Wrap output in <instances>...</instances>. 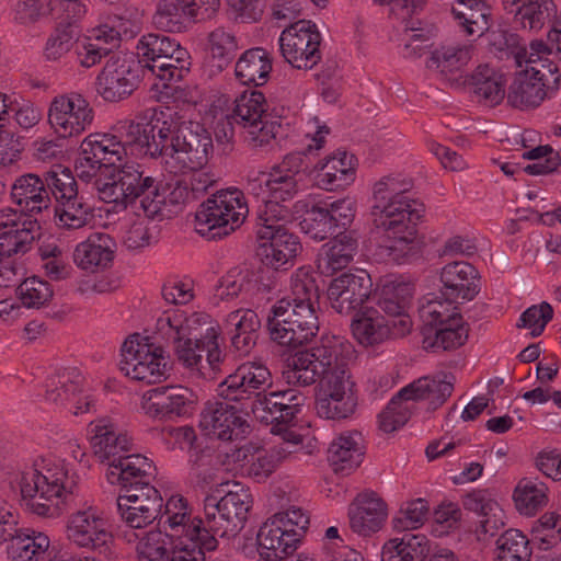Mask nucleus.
Here are the masks:
<instances>
[{
  "label": "nucleus",
  "instance_id": "2",
  "mask_svg": "<svg viewBox=\"0 0 561 561\" xmlns=\"http://www.w3.org/2000/svg\"><path fill=\"white\" fill-rule=\"evenodd\" d=\"M412 187L401 175L382 176L373 185V222L387 238L379 254L398 264L415 253L416 225L424 213L422 203L407 196Z\"/></svg>",
  "mask_w": 561,
  "mask_h": 561
},
{
  "label": "nucleus",
  "instance_id": "10",
  "mask_svg": "<svg viewBox=\"0 0 561 561\" xmlns=\"http://www.w3.org/2000/svg\"><path fill=\"white\" fill-rule=\"evenodd\" d=\"M122 373L133 380L156 383L165 377L167 360L160 346L142 343L139 334L129 336L122 345Z\"/></svg>",
  "mask_w": 561,
  "mask_h": 561
},
{
  "label": "nucleus",
  "instance_id": "42",
  "mask_svg": "<svg viewBox=\"0 0 561 561\" xmlns=\"http://www.w3.org/2000/svg\"><path fill=\"white\" fill-rule=\"evenodd\" d=\"M7 548L11 561H37L49 547V538L31 528H18Z\"/></svg>",
  "mask_w": 561,
  "mask_h": 561
},
{
  "label": "nucleus",
  "instance_id": "45",
  "mask_svg": "<svg viewBox=\"0 0 561 561\" xmlns=\"http://www.w3.org/2000/svg\"><path fill=\"white\" fill-rule=\"evenodd\" d=\"M207 43L209 62L215 73L226 69L240 48L234 33L224 26L213 30L207 36Z\"/></svg>",
  "mask_w": 561,
  "mask_h": 561
},
{
  "label": "nucleus",
  "instance_id": "40",
  "mask_svg": "<svg viewBox=\"0 0 561 561\" xmlns=\"http://www.w3.org/2000/svg\"><path fill=\"white\" fill-rule=\"evenodd\" d=\"M506 79L503 73L490 67L480 65L470 77L472 93L479 102L494 106L505 96Z\"/></svg>",
  "mask_w": 561,
  "mask_h": 561
},
{
  "label": "nucleus",
  "instance_id": "29",
  "mask_svg": "<svg viewBox=\"0 0 561 561\" xmlns=\"http://www.w3.org/2000/svg\"><path fill=\"white\" fill-rule=\"evenodd\" d=\"M478 272L465 261L446 264L440 272L442 295L448 299L472 300L479 294Z\"/></svg>",
  "mask_w": 561,
  "mask_h": 561
},
{
  "label": "nucleus",
  "instance_id": "55",
  "mask_svg": "<svg viewBox=\"0 0 561 561\" xmlns=\"http://www.w3.org/2000/svg\"><path fill=\"white\" fill-rule=\"evenodd\" d=\"M547 486L542 482L522 479L515 488L514 501L517 510L525 515H534L547 504Z\"/></svg>",
  "mask_w": 561,
  "mask_h": 561
},
{
  "label": "nucleus",
  "instance_id": "1",
  "mask_svg": "<svg viewBox=\"0 0 561 561\" xmlns=\"http://www.w3.org/2000/svg\"><path fill=\"white\" fill-rule=\"evenodd\" d=\"M125 140L141 148L144 156L162 157L175 172L199 171L214 152L210 133L178 112H160L149 123L125 125Z\"/></svg>",
  "mask_w": 561,
  "mask_h": 561
},
{
  "label": "nucleus",
  "instance_id": "27",
  "mask_svg": "<svg viewBox=\"0 0 561 561\" xmlns=\"http://www.w3.org/2000/svg\"><path fill=\"white\" fill-rule=\"evenodd\" d=\"M154 476V466L151 460L139 454H124L108 465L106 478L111 484H118L125 491L129 488L150 483Z\"/></svg>",
  "mask_w": 561,
  "mask_h": 561
},
{
  "label": "nucleus",
  "instance_id": "8",
  "mask_svg": "<svg viewBox=\"0 0 561 561\" xmlns=\"http://www.w3.org/2000/svg\"><path fill=\"white\" fill-rule=\"evenodd\" d=\"M248 214L249 207L241 191H217L198 207L195 230L208 240L221 239L238 229Z\"/></svg>",
  "mask_w": 561,
  "mask_h": 561
},
{
  "label": "nucleus",
  "instance_id": "31",
  "mask_svg": "<svg viewBox=\"0 0 561 561\" xmlns=\"http://www.w3.org/2000/svg\"><path fill=\"white\" fill-rule=\"evenodd\" d=\"M39 230L41 225L36 218L0 222V252L10 259L27 253L39 236Z\"/></svg>",
  "mask_w": 561,
  "mask_h": 561
},
{
  "label": "nucleus",
  "instance_id": "51",
  "mask_svg": "<svg viewBox=\"0 0 561 561\" xmlns=\"http://www.w3.org/2000/svg\"><path fill=\"white\" fill-rule=\"evenodd\" d=\"M206 337L186 339L183 342L172 343L173 353L176 360L187 369L191 375L198 378H207L209 374L205 371L204 345Z\"/></svg>",
  "mask_w": 561,
  "mask_h": 561
},
{
  "label": "nucleus",
  "instance_id": "47",
  "mask_svg": "<svg viewBox=\"0 0 561 561\" xmlns=\"http://www.w3.org/2000/svg\"><path fill=\"white\" fill-rule=\"evenodd\" d=\"M55 215L59 228L76 230L83 228L93 219V208L78 193L75 197L59 202V206L55 208Z\"/></svg>",
  "mask_w": 561,
  "mask_h": 561
},
{
  "label": "nucleus",
  "instance_id": "22",
  "mask_svg": "<svg viewBox=\"0 0 561 561\" xmlns=\"http://www.w3.org/2000/svg\"><path fill=\"white\" fill-rule=\"evenodd\" d=\"M91 446L100 462L113 463L131 449V440L112 420L102 417L89 424Z\"/></svg>",
  "mask_w": 561,
  "mask_h": 561
},
{
  "label": "nucleus",
  "instance_id": "18",
  "mask_svg": "<svg viewBox=\"0 0 561 561\" xmlns=\"http://www.w3.org/2000/svg\"><path fill=\"white\" fill-rule=\"evenodd\" d=\"M217 327L208 313L184 309L165 311L157 321L158 333L171 344L206 337Z\"/></svg>",
  "mask_w": 561,
  "mask_h": 561
},
{
  "label": "nucleus",
  "instance_id": "32",
  "mask_svg": "<svg viewBox=\"0 0 561 561\" xmlns=\"http://www.w3.org/2000/svg\"><path fill=\"white\" fill-rule=\"evenodd\" d=\"M248 190L263 203L286 205L298 193V180L271 170L262 179L249 180Z\"/></svg>",
  "mask_w": 561,
  "mask_h": 561
},
{
  "label": "nucleus",
  "instance_id": "17",
  "mask_svg": "<svg viewBox=\"0 0 561 561\" xmlns=\"http://www.w3.org/2000/svg\"><path fill=\"white\" fill-rule=\"evenodd\" d=\"M196 399L195 393L187 387L162 386L144 396L142 409L152 419L172 421L190 415Z\"/></svg>",
  "mask_w": 561,
  "mask_h": 561
},
{
  "label": "nucleus",
  "instance_id": "48",
  "mask_svg": "<svg viewBox=\"0 0 561 561\" xmlns=\"http://www.w3.org/2000/svg\"><path fill=\"white\" fill-rule=\"evenodd\" d=\"M217 393L220 398L226 401L237 403L240 411L245 413L249 410L253 413V404L259 398L249 382L242 379V375L234 370V373L228 375L225 380L218 385Z\"/></svg>",
  "mask_w": 561,
  "mask_h": 561
},
{
  "label": "nucleus",
  "instance_id": "61",
  "mask_svg": "<svg viewBox=\"0 0 561 561\" xmlns=\"http://www.w3.org/2000/svg\"><path fill=\"white\" fill-rule=\"evenodd\" d=\"M242 129L244 140L251 149L268 151L274 148L282 125L270 116L262 119V123L249 124Z\"/></svg>",
  "mask_w": 561,
  "mask_h": 561
},
{
  "label": "nucleus",
  "instance_id": "34",
  "mask_svg": "<svg viewBox=\"0 0 561 561\" xmlns=\"http://www.w3.org/2000/svg\"><path fill=\"white\" fill-rule=\"evenodd\" d=\"M113 247L114 242L108 234L94 233L76 247L73 262L79 268L90 273L103 271L114 259Z\"/></svg>",
  "mask_w": 561,
  "mask_h": 561
},
{
  "label": "nucleus",
  "instance_id": "58",
  "mask_svg": "<svg viewBox=\"0 0 561 561\" xmlns=\"http://www.w3.org/2000/svg\"><path fill=\"white\" fill-rule=\"evenodd\" d=\"M117 500L123 503H129L135 508L159 518L163 514L161 513L163 499L160 492L150 483H142V486L137 485L129 488L123 495H118Z\"/></svg>",
  "mask_w": 561,
  "mask_h": 561
},
{
  "label": "nucleus",
  "instance_id": "13",
  "mask_svg": "<svg viewBox=\"0 0 561 561\" xmlns=\"http://www.w3.org/2000/svg\"><path fill=\"white\" fill-rule=\"evenodd\" d=\"M309 517L299 507H290L279 512L265 522L256 536L259 547L267 550L279 549L295 551L307 530Z\"/></svg>",
  "mask_w": 561,
  "mask_h": 561
},
{
  "label": "nucleus",
  "instance_id": "64",
  "mask_svg": "<svg viewBox=\"0 0 561 561\" xmlns=\"http://www.w3.org/2000/svg\"><path fill=\"white\" fill-rule=\"evenodd\" d=\"M301 230L311 239L322 241L336 232L327 208L322 205L312 206L300 221Z\"/></svg>",
  "mask_w": 561,
  "mask_h": 561
},
{
  "label": "nucleus",
  "instance_id": "6",
  "mask_svg": "<svg viewBox=\"0 0 561 561\" xmlns=\"http://www.w3.org/2000/svg\"><path fill=\"white\" fill-rule=\"evenodd\" d=\"M98 191L104 203L141 209L151 219L162 216L167 205L163 182L135 162L121 165L112 181L99 185Z\"/></svg>",
  "mask_w": 561,
  "mask_h": 561
},
{
  "label": "nucleus",
  "instance_id": "54",
  "mask_svg": "<svg viewBox=\"0 0 561 561\" xmlns=\"http://www.w3.org/2000/svg\"><path fill=\"white\" fill-rule=\"evenodd\" d=\"M191 56L186 48L179 46L176 50L162 59H156L150 64L149 70L164 81H180L190 71Z\"/></svg>",
  "mask_w": 561,
  "mask_h": 561
},
{
  "label": "nucleus",
  "instance_id": "44",
  "mask_svg": "<svg viewBox=\"0 0 561 561\" xmlns=\"http://www.w3.org/2000/svg\"><path fill=\"white\" fill-rule=\"evenodd\" d=\"M549 90L545 83L538 82L527 72H518L510 85L507 102L515 108L526 110L537 107L547 96Z\"/></svg>",
  "mask_w": 561,
  "mask_h": 561
},
{
  "label": "nucleus",
  "instance_id": "36",
  "mask_svg": "<svg viewBox=\"0 0 561 561\" xmlns=\"http://www.w3.org/2000/svg\"><path fill=\"white\" fill-rule=\"evenodd\" d=\"M352 332L355 340L363 346H374L394 336L390 319L380 313L379 309L365 307L352 320Z\"/></svg>",
  "mask_w": 561,
  "mask_h": 561
},
{
  "label": "nucleus",
  "instance_id": "49",
  "mask_svg": "<svg viewBox=\"0 0 561 561\" xmlns=\"http://www.w3.org/2000/svg\"><path fill=\"white\" fill-rule=\"evenodd\" d=\"M472 45L443 46L433 51L427 68L448 76L460 71L471 59Z\"/></svg>",
  "mask_w": 561,
  "mask_h": 561
},
{
  "label": "nucleus",
  "instance_id": "41",
  "mask_svg": "<svg viewBox=\"0 0 561 561\" xmlns=\"http://www.w3.org/2000/svg\"><path fill=\"white\" fill-rule=\"evenodd\" d=\"M232 458L239 462L249 477L256 481L265 480L276 468L277 459L273 451H268L253 443L237 447Z\"/></svg>",
  "mask_w": 561,
  "mask_h": 561
},
{
  "label": "nucleus",
  "instance_id": "39",
  "mask_svg": "<svg viewBox=\"0 0 561 561\" xmlns=\"http://www.w3.org/2000/svg\"><path fill=\"white\" fill-rule=\"evenodd\" d=\"M272 71V60L262 47L245 50L234 66L236 79L244 85H263Z\"/></svg>",
  "mask_w": 561,
  "mask_h": 561
},
{
  "label": "nucleus",
  "instance_id": "9",
  "mask_svg": "<svg viewBox=\"0 0 561 561\" xmlns=\"http://www.w3.org/2000/svg\"><path fill=\"white\" fill-rule=\"evenodd\" d=\"M168 502L158 525L163 530H150L139 539L136 546L138 561H205V550L199 540L184 531L173 536L165 528L168 519Z\"/></svg>",
  "mask_w": 561,
  "mask_h": 561
},
{
  "label": "nucleus",
  "instance_id": "24",
  "mask_svg": "<svg viewBox=\"0 0 561 561\" xmlns=\"http://www.w3.org/2000/svg\"><path fill=\"white\" fill-rule=\"evenodd\" d=\"M463 507L478 515L474 534L479 541H488L505 525V514L486 490H474L463 496Z\"/></svg>",
  "mask_w": 561,
  "mask_h": 561
},
{
  "label": "nucleus",
  "instance_id": "33",
  "mask_svg": "<svg viewBox=\"0 0 561 561\" xmlns=\"http://www.w3.org/2000/svg\"><path fill=\"white\" fill-rule=\"evenodd\" d=\"M231 346L240 355H248L256 345L261 321L251 309L231 311L225 321Z\"/></svg>",
  "mask_w": 561,
  "mask_h": 561
},
{
  "label": "nucleus",
  "instance_id": "19",
  "mask_svg": "<svg viewBox=\"0 0 561 561\" xmlns=\"http://www.w3.org/2000/svg\"><path fill=\"white\" fill-rule=\"evenodd\" d=\"M371 278L364 270L344 273L334 278L328 288V299L332 309L340 314H352L369 298Z\"/></svg>",
  "mask_w": 561,
  "mask_h": 561
},
{
  "label": "nucleus",
  "instance_id": "11",
  "mask_svg": "<svg viewBox=\"0 0 561 561\" xmlns=\"http://www.w3.org/2000/svg\"><path fill=\"white\" fill-rule=\"evenodd\" d=\"M93 119L94 111L89 101L75 92L55 96L48 108V122L62 138L80 136L91 127Z\"/></svg>",
  "mask_w": 561,
  "mask_h": 561
},
{
  "label": "nucleus",
  "instance_id": "14",
  "mask_svg": "<svg viewBox=\"0 0 561 561\" xmlns=\"http://www.w3.org/2000/svg\"><path fill=\"white\" fill-rule=\"evenodd\" d=\"M140 82L138 66L134 60L111 57L96 77V93L107 102L129 98Z\"/></svg>",
  "mask_w": 561,
  "mask_h": 561
},
{
  "label": "nucleus",
  "instance_id": "3",
  "mask_svg": "<svg viewBox=\"0 0 561 561\" xmlns=\"http://www.w3.org/2000/svg\"><path fill=\"white\" fill-rule=\"evenodd\" d=\"M252 505L251 494L240 483L233 482L232 489L220 499L208 495L204 501V518H191L187 501L181 495L168 500V519L165 528L173 536L184 534L199 541L205 552L217 549V537H234L244 526Z\"/></svg>",
  "mask_w": 561,
  "mask_h": 561
},
{
  "label": "nucleus",
  "instance_id": "20",
  "mask_svg": "<svg viewBox=\"0 0 561 561\" xmlns=\"http://www.w3.org/2000/svg\"><path fill=\"white\" fill-rule=\"evenodd\" d=\"M306 397L294 390L270 392L253 404V415L265 424L283 427L296 424L297 415L301 412Z\"/></svg>",
  "mask_w": 561,
  "mask_h": 561
},
{
  "label": "nucleus",
  "instance_id": "38",
  "mask_svg": "<svg viewBox=\"0 0 561 561\" xmlns=\"http://www.w3.org/2000/svg\"><path fill=\"white\" fill-rule=\"evenodd\" d=\"M357 249L358 241L354 232H340L321 247L318 254V267L323 273L343 270L353 261Z\"/></svg>",
  "mask_w": 561,
  "mask_h": 561
},
{
  "label": "nucleus",
  "instance_id": "16",
  "mask_svg": "<svg viewBox=\"0 0 561 561\" xmlns=\"http://www.w3.org/2000/svg\"><path fill=\"white\" fill-rule=\"evenodd\" d=\"M67 536L77 546L98 551L104 558L112 553L113 536L107 529V523L92 508L70 515Z\"/></svg>",
  "mask_w": 561,
  "mask_h": 561
},
{
  "label": "nucleus",
  "instance_id": "60",
  "mask_svg": "<svg viewBox=\"0 0 561 561\" xmlns=\"http://www.w3.org/2000/svg\"><path fill=\"white\" fill-rule=\"evenodd\" d=\"M179 46L180 43L168 35L149 33L139 39L137 54L141 58L140 61L145 62V67L149 68L150 64H156V59H162Z\"/></svg>",
  "mask_w": 561,
  "mask_h": 561
},
{
  "label": "nucleus",
  "instance_id": "53",
  "mask_svg": "<svg viewBox=\"0 0 561 561\" xmlns=\"http://www.w3.org/2000/svg\"><path fill=\"white\" fill-rule=\"evenodd\" d=\"M468 328L462 319L445 324L435 330L434 336H425L423 348L437 351H451L460 347L468 340Z\"/></svg>",
  "mask_w": 561,
  "mask_h": 561
},
{
  "label": "nucleus",
  "instance_id": "21",
  "mask_svg": "<svg viewBox=\"0 0 561 561\" xmlns=\"http://www.w3.org/2000/svg\"><path fill=\"white\" fill-rule=\"evenodd\" d=\"M413 287L403 282H392L382 286L378 300L371 309H379L382 316L390 319L396 337L410 332L412 321L407 310L411 304Z\"/></svg>",
  "mask_w": 561,
  "mask_h": 561
},
{
  "label": "nucleus",
  "instance_id": "35",
  "mask_svg": "<svg viewBox=\"0 0 561 561\" xmlns=\"http://www.w3.org/2000/svg\"><path fill=\"white\" fill-rule=\"evenodd\" d=\"M363 437L357 432L343 433L329 446L328 461L334 472L350 474L363 461Z\"/></svg>",
  "mask_w": 561,
  "mask_h": 561
},
{
  "label": "nucleus",
  "instance_id": "30",
  "mask_svg": "<svg viewBox=\"0 0 561 561\" xmlns=\"http://www.w3.org/2000/svg\"><path fill=\"white\" fill-rule=\"evenodd\" d=\"M135 123L134 121H126L121 123L118 127L119 140L117 136L110 135H89L81 142V148L88 150L89 154L95 156L101 164L105 168L114 167L116 162L121 161L126 154L127 148L130 149L131 153L144 154L141 148L135 144H127L125 140V125Z\"/></svg>",
  "mask_w": 561,
  "mask_h": 561
},
{
  "label": "nucleus",
  "instance_id": "15",
  "mask_svg": "<svg viewBox=\"0 0 561 561\" xmlns=\"http://www.w3.org/2000/svg\"><path fill=\"white\" fill-rule=\"evenodd\" d=\"M229 401L207 402L201 413L199 427L210 438L224 442L242 439L250 431L248 422Z\"/></svg>",
  "mask_w": 561,
  "mask_h": 561
},
{
  "label": "nucleus",
  "instance_id": "43",
  "mask_svg": "<svg viewBox=\"0 0 561 561\" xmlns=\"http://www.w3.org/2000/svg\"><path fill=\"white\" fill-rule=\"evenodd\" d=\"M428 552L430 541L424 535L404 534L383 545L381 561H422Z\"/></svg>",
  "mask_w": 561,
  "mask_h": 561
},
{
  "label": "nucleus",
  "instance_id": "50",
  "mask_svg": "<svg viewBox=\"0 0 561 561\" xmlns=\"http://www.w3.org/2000/svg\"><path fill=\"white\" fill-rule=\"evenodd\" d=\"M456 301L457 299H448L446 297L444 300L425 298L419 307L420 319L425 325L432 328L459 321L462 317L457 311V307L454 306Z\"/></svg>",
  "mask_w": 561,
  "mask_h": 561
},
{
  "label": "nucleus",
  "instance_id": "5",
  "mask_svg": "<svg viewBox=\"0 0 561 561\" xmlns=\"http://www.w3.org/2000/svg\"><path fill=\"white\" fill-rule=\"evenodd\" d=\"M80 478L64 460L49 461L41 470L31 469L20 481L22 500L34 514L58 517L79 493Z\"/></svg>",
  "mask_w": 561,
  "mask_h": 561
},
{
  "label": "nucleus",
  "instance_id": "4",
  "mask_svg": "<svg viewBox=\"0 0 561 561\" xmlns=\"http://www.w3.org/2000/svg\"><path fill=\"white\" fill-rule=\"evenodd\" d=\"M290 290V296L272 306L266 328L272 341L297 348L319 331L316 307L320 296L316 278L306 268L297 270L291 276Z\"/></svg>",
  "mask_w": 561,
  "mask_h": 561
},
{
  "label": "nucleus",
  "instance_id": "12",
  "mask_svg": "<svg viewBox=\"0 0 561 561\" xmlns=\"http://www.w3.org/2000/svg\"><path fill=\"white\" fill-rule=\"evenodd\" d=\"M320 43L316 25L306 20L289 25L279 37L282 56L296 69H311L321 60Z\"/></svg>",
  "mask_w": 561,
  "mask_h": 561
},
{
  "label": "nucleus",
  "instance_id": "56",
  "mask_svg": "<svg viewBox=\"0 0 561 561\" xmlns=\"http://www.w3.org/2000/svg\"><path fill=\"white\" fill-rule=\"evenodd\" d=\"M528 538L518 529H508L496 540L495 561H530Z\"/></svg>",
  "mask_w": 561,
  "mask_h": 561
},
{
  "label": "nucleus",
  "instance_id": "25",
  "mask_svg": "<svg viewBox=\"0 0 561 561\" xmlns=\"http://www.w3.org/2000/svg\"><path fill=\"white\" fill-rule=\"evenodd\" d=\"M357 160L346 151L337 150L316 165V180L320 188L333 191L348 186L355 180Z\"/></svg>",
  "mask_w": 561,
  "mask_h": 561
},
{
  "label": "nucleus",
  "instance_id": "57",
  "mask_svg": "<svg viewBox=\"0 0 561 561\" xmlns=\"http://www.w3.org/2000/svg\"><path fill=\"white\" fill-rule=\"evenodd\" d=\"M357 404V396L321 393L316 401V410L322 419L344 420L355 413Z\"/></svg>",
  "mask_w": 561,
  "mask_h": 561
},
{
  "label": "nucleus",
  "instance_id": "52",
  "mask_svg": "<svg viewBox=\"0 0 561 561\" xmlns=\"http://www.w3.org/2000/svg\"><path fill=\"white\" fill-rule=\"evenodd\" d=\"M190 19L185 0H160L153 14L154 25L167 32H182Z\"/></svg>",
  "mask_w": 561,
  "mask_h": 561
},
{
  "label": "nucleus",
  "instance_id": "37",
  "mask_svg": "<svg viewBox=\"0 0 561 561\" xmlns=\"http://www.w3.org/2000/svg\"><path fill=\"white\" fill-rule=\"evenodd\" d=\"M455 376L422 377L411 382L399 391V397L405 401H428L430 408L435 410L451 396L454 391Z\"/></svg>",
  "mask_w": 561,
  "mask_h": 561
},
{
  "label": "nucleus",
  "instance_id": "23",
  "mask_svg": "<svg viewBox=\"0 0 561 561\" xmlns=\"http://www.w3.org/2000/svg\"><path fill=\"white\" fill-rule=\"evenodd\" d=\"M444 7L455 27L465 36L479 38L491 26V8L483 0H448Z\"/></svg>",
  "mask_w": 561,
  "mask_h": 561
},
{
  "label": "nucleus",
  "instance_id": "28",
  "mask_svg": "<svg viewBox=\"0 0 561 561\" xmlns=\"http://www.w3.org/2000/svg\"><path fill=\"white\" fill-rule=\"evenodd\" d=\"M11 196L20 210L28 215L26 218L42 214L51 206L43 175L35 173L18 176L11 187Z\"/></svg>",
  "mask_w": 561,
  "mask_h": 561
},
{
  "label": "nucleus",
  "instance_id": "46",
  "mask_svg": "<svg viewBox=\"0 0 561 561\" xmlns=\"http://www.w3.org/2000/svg\"><path fill=\"white\" fill-rule=\"evenodd\" d=\"M231 118L241 128L247 127L249 124L254 125L262 123V119L268 118L271 115L267 112V103L262 92L252 90L243 92L236 99V105L230 114Z\"/></svg>",
  "mask_w": 561,
  "mask_h": 561
},
{
  "label": "nucleus",
  "instance_id": "59",
  "mask_svg": "<svg viewBox=\"0 0 561 561\" xmlns=\"http://www.w3.org/2000/svg\"><path fill=\"white\" fill-rule=\"evenodd\" d=\"M43 181L48 196H54L58 203L78 194V184L72 172L60 164L53 165L45 171Z\"/></svg>",
  "mask_w": 561,
  "mask_h": 561
},
{
  "label": "nucleus",
  "instance_id": "26",
  "mask_svg": "<svg viewBox=\"0 0 561 561\" xmlns=\"http://www.w3.org/2000/svg\"><path fill=\"white\" fill-rule=\"evenodd\" d=\"M348 517L353 531L368 536L381 529L387 518V504L374 492L360 493L350 506Z\"/></svg>",
  "mask_w": 561,
  "mask_h": 561
},
{
  "label": "nucleus",
  "instance_id": "63",
  "mask_svg": "<svg viewBox=\"0 0 561 561\" xmlns=\"http://www.w3.org/2000/svg\"><path fill=\"white\" fill-rule=\"evenodd\" d=\"M18 294L24 307L39 309L50 302L54 289L48 282L33 276L25 278L18 286Z\"/></svg>",
  "mask_w": 561,
  "mask_h": 561
},
{
  "label": "nucleus",
  "instance_id": "7",
  "mask_svg": "<svg viewBox=\"0 0 561 561\" xmlns=\"http://www.w3.org/2000/svg\"><path fill=\"white\" fill-rule=\"evenodd\" d=\"M353 353L352 345L342 337L323 334L313 346L293 356L284 378L293 386H310L327 371L348 365Z\"/></svg>",
  "mask_w": 561,
  "mask_h": 561
},
{
  "label": "nucleus",
  "instance_id": "62",
  "mask_svg": "<svg viewBox=\"0 0 561 561\" xmlns=\"http://www.w3.org/2000/svg\"><path fill=\"white\" fill-rule=\"evenodd\" d=\"M82 380L76 371H62L51 376L47 382L46 399L64 404L81 391Z\"/></svg>",
  "mask_w": 561,
  "mask_h": 561
}]
</instances>
